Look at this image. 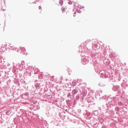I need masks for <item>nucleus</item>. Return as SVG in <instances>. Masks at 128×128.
<instances>
[{"label": "nucleus", "mask_w": 128, "mask_h": 128, "mask_svg": "<svg viewBox=\"0 0 128 128\" xmlns=\"http://www.w3.org/2000/svg\"><path fill=\"white\" fill-rule=\"evenodd\" d=\"M8 112H10V111L9 110V111H8V112H6V114H8Z\"/></svg>", "instance_id": "1"}, {"label": "nucleus", "mask_w": 128, "mask_h": 128, "mask_svg": "<svg viewBox=\"0 0 128 128\" xmlns=\"http://www.w3.org/2000/svg\"><path fill=\"white\" fill-rule=\"evenodd\" d=\"M73 84H76V82H73Z\"/></svg>", "instance_id": "2"}, {"label": "nucleus", "mask_w": 128, "mask_h": 128, "mask_svg": "<svg viewBox=\"0 0 128 128\" xmlns=\"http://www.w3.org/2000/svg\"><path fill=\"white\" fill-rule=\"evenodd\" d=\"M64 10V9H63V10Z\"/></svg>", "instance_id": "3"}]
</instances>
